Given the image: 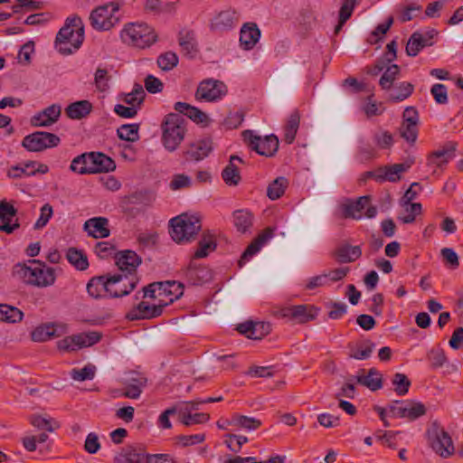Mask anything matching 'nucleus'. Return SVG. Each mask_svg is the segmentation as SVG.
Listing matches in <instances>:
<instances>
[{
    "label": "nucleus",
    "mask_w": 463,
    "mask_h": 463,
    "mask_svg": "<svg viewBox=\"0 0 463 463\" xmlns=\"http://www.w3.org/2000/svg\"><path fill=\"white\" fill-rule=\"evenodd\" d=\"M14 273L25 283L38 288L52 286L56 279L55 269L37 260H31L24 264H16L14 268Z\"/></svg>",
    "instance_id": "obj_1"
},
{
    "label": "nucleus",
    "mask_w": 463,
    "mask_h": 463,
    "mask_svg": "<svg viewBox=\"0 0 463 463\" xmlns=\"http://www.w3.org/2000/svg\"><path fill=\"white\" fill-rule=\"evenodd\" d=\"M84 29L80 18H68L64 26L57 33L55 48L62 55H69L82 44Z\"/></svg>",
    "instance_id": "obj_2"
},
{
    "label": "nucleus",
    "mask_w": 463,
    "mask_h": 463,
    "mask_svg": "<svg viewBox=\"0 0 463 463\" xmlns=\"http://www.w3.org/2000/svg\"><path fill=\"white\" fill-rule=\"evenodd\" d=\"M161 128L165 148L170 152L176 150L186 133L184 119L179 114L170 113L165 116Z\"/></svg>",
    "instance_id": "obj_3"
},
{
    "label": "nucleus",
    "mask_w": 463,
    "mask_h": 463,
    "mask_svg": "<svg viewBox=\"0 0 463 463\" xmlns=\"http://www.w3.org/2000/svg\"><path fill=\"white\" fill-rule=\"evenodd\" d=\"M120 37L125 43L142 49L149 47L156 41L154 30L146 24L139 23L126 24Z\"/></svg>",
    "instance_id": "obj_4"
},
{
    "label": "nucleus",
    "mask_w": 463,
    "mask_h": 463,
    "mask_svg": "<svg viewBox=\"0 0 463 463\" xmlns=\"http://www.w3.org/2000/svg\"><path fill=\"white\" fill-rule=\"evenodd\" d=\"M123 279L122 275L110 277L99 276L92 278L87 284V292L93 298H104L109 295L112 298H120L128 295V290H118L115 286Z\"/></svg>",
    "instance_id": "obj_5"
},
{
    "label": "nucleus",
    "mask_w": 463,
    "mask_h": 463,
    "mask_svg": "<svg viewBox=\"0 0 463 463\" xmlns=\"http://www.w3.org/2000/svg\"><path fill=\"white\" fill-rule=\"evenodd\" d=\"M426 435L430 447L440 458H448L455 453L450 435L439 423L433 422Z\"/></svg>",
    "instance_id": "obj_6"
},
{
    "label": "nucleus",
    "mask_w": 463,
    "mask_h": 463,
    "mask_svg": "<svg viewBox=\"0 0 463 463\" xmlns=\"http://www.w3.org/2000/svg\"><path fill=\"white\" fill-rule=\"evenodd\" d=\"M170 222L171 237L177 242L190 241L202 228L201 220L196 215L181 214Z\"/></svg>",
    "instance_id": "obj_7"
},
{
    "label": "nucleus",
    "mask_w": 463,
    "mask_h": 463,
    "mask_svg": "<svg viewBox=\"0 0 463 463\" xmlns=\"http://www.w3.org/2000/svg\"><path fill=\"white\" fill-rule=\"evenodd\" d=\"M118 5L117 3H109L94 9L90 20L93 28L96 30H109L119 22Z\"/></svg>",
    "instance_id": "obj_8"
},
{
    "label": "nucleus",
    "mask_w": 463,
    "mask_h": 463,
    "mask_svg": "<svg viewBox=\"0 0 463 463\" xmlns=\"http://www.w3.org/2000/svg\"><path fill=\"white\" fill-rule=\"evenodd\" d=\"M244 143L260 156H272L279 148V139L275 135L260 137L252 130H244L242 133Z\"/></svg>",
    "instance_id": "obj_9"
},
{
    "label": "nucleus",
    "mask_w": 463,
    "mask_h": 463,
    "mask_svg": "<svg viewBox=\"0 0 463 463\" xmlns=\"http://www.w3.org/2000/svg\"><path fill=\"white\" fill-rule=\"evenodd\" d=\"M101 339V334L96 331L83 332L66 336L57 342V348L62 352H74L91 346Z\"/></svg>",
    "instance_id": "obj_10"
},
{
    "label": "nucleus",
    "mask_w": 463,
    "mask_h": 463,
    "mask_svg": "<svg viewBox=\"0 0 463 463\" xmlns=\"http://www.w3.org/2000/svg\"><path fill=\"white\" fill-rule=\"evenodd\" d=\"M60 137L49 132H34L27 135L22 141V146L31 152H40L47 148L57 146Z\"/></svg>",
    "instance_id": "obj_11"
},
{
    "label": "nucleus",
    "mask_w": 463,
    "mask_h": 463,
    "mask_svg": "<svg viewBox=\"0 0 463 463\" xmlns=\"http://www.w3.org/2000/svg\"><path fill=\"white\" fill-rule=\"evenodd\" d=\"M369 196H361L354 201L346 200L341 205L344 217L359 220L363 217L362 211L367 207L365 216L367 218H373L377 213V209L374 206L369 205Z\"/></svg>",
    "instance_id": "obj_12"
},
{
    "label": "nucleus",
    "mask_w": 463,
    "mask_h": 463,
    "mask_svg": "<svg viewBox=\"0 0 463 463\" xmlns=\"http://www.w3.org/2000/svg\"><path fill=\"white\" fill-rule=\"evenodd\" d=\"M227 93L225 84L220 80H206L202 81L195 92L197 100L213 102L221 99Z\"/></svg>",
    "instance_id": "obj_13"
},
{
    "label": "nucleus",
    "mask_w": 463,
    "mask_h": 463,
    "mask_svg": "<svg viewBox=\"0 0 463 463\" xmlns=\"http://www.w3.org/2000/svg\"><path fill=\"white\" fill-rule=\"evenodd\" d=\"M419 113L414 107H407L402 115L399 133L408 143L414 144L418 137Z\"/></svg>",
    "instance_id": "obj_14"
},
{
    "label": "nucleus",
    "mask_w": 463,
    "mask_h": 463,
    "mask_svg": "<svg viewBox=\"0 0 463 463\" xmlns=\"http://www.w3.org/2000/svg\"><path fill=\"white\" fill-rule=\"evenodd\" d=\"M456 146L453 143L445 145L442 148L433 151L427 158V166L436 174L439 169L443 170L447 164L455 157Z\"/></svg>",
    "instance_id": "obj_15"
},
{
    "label": "nucleus",
    "mask_w": 463,
    "mask_h": 463,
    "mask_svg": "<svg viewBox=\"0 0 463 463\" xmlns=\"http://www.w3.org/2000/svg\"><path fill=\"white\" fill-rule=\"evenodd\" d=\"M414 164L413 158H408L403 163L386 165L376 169L375 180L378 182H397L401 179V175L406 172Z\"/></svg>",
    "instance_id": "obj_16"
},
{
    "label": "nucleus",
    "mask_w": 463,
    "mask_h": 463,
    "mask_svg": "<svg viewBox=\"0 0 463 463\" xmlns=\"http://www.w3.org/2000/svg\"><path fill=\"white\" fill-rule=\"evenodd\" d=\"M318 313V308L311 305H298L285 307L281 310L283 317L289 318L303 324L314 320Z\"/></svg>",
    "instance_id": "obj_17"
},
{
    "label": "nucleus",
    "mask_w": 463,
    "mask_h": 463,
    "mask_svg": "<svg viewBox=\"0 0 463 463\" xmlns=\"http://www.w3.org/2000/svg\"><path fill=\"white\" fill-rule=\"evenodd\" d=\"M390 411L393 417L407 418L414 420L426 413V408L422 403H403L394 402L390 405Z\"/></svg>",
    "instance_id": "obj_18"
},
{
    "label": "nucleus",
    "mask_w": 463,
    "mask_h": 463,
    "mask_svg": "<svg viewBox=\"0 0 463 463\" xmlns=\"http://www.w3.org/2000/svg\"><path fill=\"white\" fill-rule=\"evenodd\" d=\"M434 29L428 30L425 33H413L406 45V53L409 56H416L421 49L433 44L432 39L437 35Z\"/></svg>",
    "instance_id": "obj_19"
},
{
    "label": "nucleus",
    "mask_w": 463,
    "mask_h": 463,
    "mask_svg": "<svg viewBox=\"0 0 463 463\" xmlns=\"http://www.w3.org/2000/svg\"><path fill=\"white\" fill-rule=\"evenodd\" d=\"M68 332V326L63 323H49L37 326L32 332L34 342H45L54 336H61Z\"/></svg>",
    "instance_id": "obj_20"
},
{
    "label": "nucleus",
    "mask_w": 463,
    "mask_h": 463,
    "mask_svg": "<svg viewBox=\"0 0 463 463\" xmlns=\"http://www.w3.org/2000/svg\"><path fill=\"white\" fill-rule=\"evenodd\" d=\"M49 171L47 165L37 161H28L19 165L12 166L8 170V176L12 178H21L23 176H31L36 174H46Z\"/></svg>",
    "instance_id": "obj_21"
},
{
    "label": "nucleus",
    "mask_w": 463,
    "mask_h": 463,
    "mask_svg": "<svg viewBox=\"0 0 463 463\" xmlns=\"http://www.w3.org/2000/svg\"><path fill=\"white\" fill-rule=\"evenodd\" d=\"M164 305H149L146 302H140L137 307L132 308L127 317L130 320L152 319L159 317L163 312Z\"/></svg>",
    "instance_id": "obj_22"
},
{
    "label": "nucleus",
    "mask_w": 463,
    "mask_h": 463,
    "mask_svg": "<svg viewBox=\"0 0 463 463\" xmlns=\"http://www.w3.org/2000/svg\"><path fill=\"white\" fill-rule=\"evenodd\" d=\"M184 294V285L175 280L159 282V298L164 307L173 303Z\"/></svg>",
    "instance_id": "obj_23"
},
{
    "label": "nucleus",
    "mask_w": 463,
    "mask_h": 463,
    "mask_svg": "<svg viewBox=\"0 0 463 463\" xmlns=\"http://www.w3.org/2000/svg\"><path fill=\"white\" fill-rule=\"evenodd\" d=\"M146 451L138 446H126L114 457V463H145Z\"/></svg>",
    "instance_id": "obj_24"
},
{
    "label": "nucleus",
    "mask_w": 463,
    "mask_h": 463,
    "mask_svg": "<svg viewBox=\"0 0 463 463\" xmlns=\"http://www.w3.org/2000/svg\"><path fill=\"white\" fill-rule=\"evenodd\" d=\"M260 38V30L255 23L244 24L240 32V46L244 50H251Z\"/></svg>",
    "instance_id": "obj_25"
},
{
    "label": "nucleus",
    "mask_w": 463,
    "mask_h": 463,
    "mask_svg": "<svg viewBox=\"0 0 463 463\" xmlns=\"http://www.w3.org/2000/svg\"><path fill=\"white\" fill-rule=\"evenodd\" d=\"M61 112V107L58 104H52L43 110L35 114L31 122L35 127H48L55 123Z\"/></svg>",
    "instance_id": "obj_26"
},
{
    "label": "nucleus",
    "mask_w": 463,
    "mask_h": 463,
    "mask_svg": "<svg viewBox=\"0 0 463 463\" xmlns=\"http://www.w3.org/2000/svg\"><path fill=\"white\" fill-rule=\"evenodd\" d=\"M115 260L118 269L129 274L136 271L137 268L141 263V258L135 251L130 250L118 252L115 255Z\"/></svg>",
    "instance_id": "obj_27"
},
{
    "label": "nucleus",
    "mask_w": 463,
    "mask_h": 463,
    "mask_svg": "<svg viewBox=\"0 0 463 463\" xmlns=\"http://www.w3.org/2000/svg\"><path fill=\"white\" fill-rule=\"evenodd\" d=\"M239 23L238 14L232 9L219 13L212 21V28L215 31H229Z\"/></svg>",
    "instance_id": "obj_28"
},
{
    "label": "nucleus",
    "mask_w": 463,
    "mask_h": 463,
    "mask_svg": "<svg viewBox=\"0 0 463 463\" xmlns=\"http://www.w3.org/2000/svg\"><path fill=\"white\" fill-rule=\"evenodd\" d=\"M274 230L267 228L264 230L245 250L238 264L242 267L260 248L273 237Z\"/></svg>",
    "instance_id": "obj_29"
},
{
    "label": "nucleus",
    "mask_w": 463,
    "mask_h": 463,
    "mask_svg": "<svg viewBox=\"0 0 463 463\" xmlns=\"http://www.w3.org/2000/svg\"><path fill=\"white\" fill-rule=\"evenodd\" d=\"M354 379H355L356 383L373 392L383 387L382 374L375 368H371L367 373L364 369H362L356 376H354Z\"/></svg>",
    "instance_id": "obj_30"
},
{
    "label": "nucleus",
    "mask_w": 463,
    "mask_h": 463,
    "mask_svg": "<svg viewBox=\"0 0 463 463\" xmlns=\"http://www.w3.org/2000/svg\"><path fill=\"white\" fill-rule=\"evenodd\" d=\"M109 221L105 217H94L84 223V231L93 238L103 239L109 236Z\"/></svg>",
    "instance_id": "obj_31"
},
{
    "label": "nucleus",
    "mask_w": 463,
    "mask_h": 463,
    "mask_svg": "<svg viewBox=\"0 0 463 463\" xmlns=\"http://www.w3.org/2000/svg\"><path fill=\"white\" fill-rule=\"evenodd\" d=\"M212 150V140L210 138H204L192 143L185 151V155L187 159L201 161L207 157Z\"/></svg>",
    "instance_id": "obj_32"
},
{
    "label": "nucleus",
    "mask_w": 463,
    "mask_h": 463,
    "mask_svg": "<svg viewBox=\"0 0 463 463\" xmlns=\"http://www.w3.org/2000/svg\"><path fill=\"white\" fill-rule=\"evenodd\" d=\"M175 109L178 113L187 116L194 122L201 124L204 127L208 126L211 121L206 113L185 102H176L175 104Z\"/></svg>",
    "instance_id": "obj_33"
},
{
    "label": "nucleus",
    "mask_w": 463,
    "mask_h": 463,
    "mask_svg": "<svg viewBox=\"0 0 463 463\" xmlns=\"http://www.w3.org/2000/svg\"><path fill=\"white\" fill-rule=\"evenodd\" d=\"M333 255L339 263H350L361 257L362 250L360 246H352L345 243L338 246Z\"/></svg>",
    "instance_id": "obj_34"
},
{
    "label": "nucleus",
    "mask_w": 463,
    "mask_h": 463,
    "mask_svg": "<svg viewBox=\"0 0 463 463\" xmlns=\"http://www.w3.org/2000/svg\"><path fill=\"white\" fill-rule=\"evenodd\" d=\"M90 157L91 174L109 172L116 168L115 162L103 153L91 152Z\"/></svg>",
    "instance_id": "obj_35"
},
{
    "label": "nucleus",
    "mask_w": 463,
    "mask_h": 463,
    "mask_svg": "<svg viewBox=\"0 0 463 463\" xmlns=\"http://www.w3.org/2000/svg\"><path fill=\"white\" fill-rule=\"evenodd\" d=\"M92 110V104L89 100H80L70 104L66 109V115L72 119H80L88 116Z\"/></svg>",
    "instance_id": "obj_36"
},
{
    "label": "nucleus",
    "mask_w": 463,
    "mask_h": 463,
    "mask_svg": "<svg viewBox=\"0 0 463 463\" xmlns=\"http://www.w3.org/2000/svg\"><path fill=\"white\" fill-rule=\"evenodd\" d=\"M235 161L242 162L241 158L238 156H232L229 165L222 173V179L228 185H237L241 181L240 171L235 165Z\"/></svg>",
    "instance_id": "obj_37"
},
{
    "label": "nucleus",
    "mask_w": 463,
    "mask_h": 463,
    "mask_svg": "<svg viewBox=\"0 0 463 463\" xmlns=\"http://www.w3.org/2000/svg\"><path fill=\"white\" fill-rule=\"evenodd\" d=\"M184 274L186 279L193 285L202 284L208 279H210L211 275L208 269L204 267H195L194 264L190 263L189 266L184 270Z\"/></svg>",
    "instance_id": "obj_38"
},
{
    "label": "nucleus",
    "mask_w": 463,
    "mask_h": 463,
    "mask_svg": "<svg viewBox=\"0 0 463 463\" xmlns=\"http://www.w3.org/2000/svg\"><path fill=\"white\" fill-rule=\"evenodd\" d=\"M216 242L212 234H203L202 239L198 242V248L194 254V259H202L207 257L211 252L215 250Z\"/></svg>",
    "instance_id": "obj_39"
},
{
    "label": "nucleus",
    "mask_w": 463,
    "mask_h": 463,
    "mask_svg": "<svg viewBox=\"0 0 463 463\" xmlns=\"http://www.w3.org/2000/svg\"><path fill=\"white\" fill-rule=\"evenodd\" d=\"M233 223L238 232L244 233L252 225V215L246 210H237L233 213Z\"/></svg>",
    "instance_id": "obj_40"
},
{
    "label": "nucleus",
    "mask_w": 463,
    "mask_h": 463,
    "mask_svg": "<svg viewBox=\"0 0 463 463\" xmlns=\"http://www.w3.org/2000/svg\"><path fill=\"white\" fill-rule=\"evenodd\" d=\"M230 423L237 428L244 429L247 430H257L261 425V421L259 419L240 414H234L232 417Z\"/></svg>",
    "instance_id": "obj_41"
},
{
    "label": "nucleus",
    "mask_w": 463,
    "mask_h": 463,
    "mask_svg": "<svg viewBox=\"0 0 463 463\" xmlns=\"http://www.w3.org/2000/svg\"><path fill=\"white\" fill-rule=\"evenodd\" d=\"M90 153L82 154L75 157L71 164V170L80 174H91Z\"/></svg>",
    "instance_id": "obj_42"
},
{
    "label": "nucleus",
    "mask_w": 463,
    "mask_h": 463,
    "mask_svg": "<svg viewBox=\"0 0 463 463\" xmlns=\"http://www.w3.org/2000/svg\"><path fill=\"white\" fill-rule=\"evenodd\" d=\"M146 97V92L140 84H135L131 92L124 94L123 101L130 107H136L137 109L140 106Z\"/></svg>",
    "instance_id": "obj_43"
},
{
    "label": "nucleus",
    "mask_w": 463,
    "mask_h": 463,
    "mask_svg": "<svg viewBox=\"0 0 463 463\" xmlns=\"http://www.w3.org/2000/svg\"><path fill=\"white\" fill-rule=\"evenodd\" d=\"M23 318V312L17 307L1 304L0 305V320L7 323H16Z\"/></svg>",
    "instance_id": "obj_44"
},
{
    "label": "nucleus",
    "mask_w": 463,
    "mask_h": 463,
    "mask_svg": "<svg viewBox=\"0 0 463 463\" xmlns=\"http://www.w3.org/2000/svg\"><path fill=\"white\" fill-rule=\"evenodd\" d=\"M67 259L79 270H85L89 266L87 256L81 250H78L75 248L68 250Z\"/></svg>",
    "instance_id": "obj_45"
},
{
    "label": "nucleus",
    "mask_w": 463,
    "mask_h": 463,
    "mask_svg": "<svg viewBox=\"0 0 463 463\" xmlns=\"http://www.w3.org/2000/svg\"><path fill=\"white\" fill-rule=\"evenodd\" d=\"M30 423L38 430H46L52 432L60 427L59 423L52 418H45L41 415H32L29 419Z\"/></svg>",
    "instance_id": "obj_46"
},
{
    "label": "nucleus",
    "mask_w": 463,
    "mask_h": 463,
    "mask_svg": "<svg viewBox=\"0 0 463 463\" xmlns=\"http://www.w3.org/2000/svg\"><path fill=\"white\" fill-rule=\"evenodd\" d=\"M139 126L137 124H124L118 128V137L128 142H136L139 139Z\"/></svg>",
    "instance_id": "obj_47"
},
{
    "label": "nucleus",
    "mask_w": 463,
    "mask_h": 463,
    "mask_svg": "<svg viewBox=\"0 0 463 463\" xmlns=\"http://www.w3.org/2000/svg\"><path fill=\"white\" fill-rule=\"evenodd\" d=\"M179 45L186 54H194L196 52V41L192 32L183 31L179 33Z\"/></svg>",
    "instance_id": "obj_48"
},
{
    "label": "nucleus",
    "mask_w": 463,
    "mask_h": 463,
    "mask_svg": "<svg viewBox=\"0 0 463 463\" xmlns=\"http://www.w3.org/2000/svg\"><path fill=\"white\" fill-rule=\"evenodd\" d=\"M288 180L285 177L276 178L267 189V195L271 200L279 199L284 193L288 186Z\"/></svg>",
    "instance_id": "obj_49"
},
{
    "label": "nucleus",
    "mask_w": 463,
    "mask_h": 463,
    "mask_svg": "<svg viewBox=\"0 0 463 463\" xmlns=\"http://www.w3.org/2000/svg\"><path fill=\"white\" fill-rule=\"evenodd\" d=\"M355 5V0H344L339 11L338 24L335 28V33L337 34L341 31L345 23L351 17Z\"/></svg>",
    "instance_id": "obj_50"
},
{
    "label": "nucleus",
    "mask_w": 463,
    "mask_h": 463,
    "mask_svg": "<svg viewBox=\"0 0 463 463\" xmlns=\"http://www.w3.org/2000/svg\"><path fill=\"white\" fill-rule=\"evenodd\" d=\"M400 73V67L396 64L388 66L382 75L379 84L383 90H389Z\"/></svg>",
    "instance_id": "obj_51"
},
{
    "label": "nucleus",
    "mask_w": 463,
    "mask_h": 463,
    "mask_svg": "<svg viewBox=\"0 0 463 463\" xmlns=\"http://www.w3.org/2000/svg\"><path fill=\"white\" fill-rule=\"evenodd\" d=\"M156 62L162 71H168L178 64V56L173 52H166L158 56Z\"/></svg>",
    "instance_id": "obj_52"
},
{
    "label": "nucleus",
    "mask_w": 463,
    "mask_h": 463,
    "mask_svg": "<svg viewBox=\"0 0 463 463\" xmlns=\"http://www.w3.org/2000/svg\"><path fill=\"white\" fill-rule=\"evenodd\" d=\"M96 373V367L95 365L91 364H86L81 369L73 368L70 374L71 377L79 382H83L85 380H91L94 378Z\"/></svg>",
    "instance_id": "obj_53"
},
{
    "label": "nucleus",
    "mask_w": 463,
    "mask_h": 463,
    "mask_svg": "<svg viewBox=\"0 0 463 463\" xmlns=\"http://www.w3.org/2000/svg\"><path fill=\"white\" fill-rule=\"evenodd\" d=\"M413 86L409 82L400 83L390 94V99L397 102L407 99L411 95Z\"/></svg>",
    "instance_id": "obj_54"
},
{
    "label": "nucleus",
    "mask_w": 463,
    "mask_h": 463,
    "mask_svg": "<svg viewBox=\"0 0 463 463\" xmlns=\"http://www.w3.org/2000/svg\"><path fill=\"white\" fill-rule=\"evenodd\" d=\"M392 383L394 386V391L398 395H405L408 392L409 387L411 385V381L408 379V377L401 373L394 374Z\"/></svg>",
    "instance_id": "obj_55"
},
{
    "label": "nucleus",
    "mask_w": 463,
    "mask_h": 463,
    "mask_svg": "<svg viewBox=\"0 0 463 463\" xmlns=\"http://www.w3.org/2000/svg\"><path fill=\"white\" fill-rule=\"evenodd\" d=\"M210 415L207 413H194L192 414L189 411H183L181 422L185 426H191L194 424H202L209 420Z\"/></svg>",
    "instance_id": "obj_56"
},
{
    "label": "nucleus",
    "mask_w": 463,
    "mask_h": 463,
    "mask_svg": "<svg viewBox=\"0 0 463 463\" xmlns=\"http://www.w3.org/2000/svg\"><path fill=\"white\" fill-rule=\"evenodd\" d=\"M146 380L144 377H139L137 380V385H128L122 392V396L130 398V399H137L141 392L142 388L146 385Z\"/></svg>",
    "instance_id": "obj_57"
},
{
    "label": "nucleus",
    "mask_w": 463,
    "mask_h": 463,
    "mask_svg": "<svg viewBox=\"0 0 463 463\" xmlns=\"http://www.w3.org/2000/svg\"><path fill=\"white\" fill-rule=\"evenodd\" d=\"M191 185V177L184 174L175 175L169 184V186L173 191L189 188Z\"/></svg>",
    "instance_id": "obj_58"
},
{
    "label": "nucleus",
    "mask_w": 463,
    "mask_h": 463,
    "mask_svg": "<svg viewBox=\"0 0 463 463\" xmlns=\"http://www.w3.org/2000/svg\"><path fill=\"white\" fill-rule=\"evenodd\" d=\"M109 72L106 69L98 68L94 74V83L99 91H105L109 89Z\"/></svg>",
    "instance_id": "obj_59"
},
{
    "label": "nucleus",
    "mask_w": 463,
    "mask_h": 463,
    "mask_svg": "<svg viewBox=\"0 0 463 463\" xmlns=\"http://www.w3.org/2000/svg\"><path fill=\"white\" fill-rule=\"evenodd\" d=\"M374 344L367 341L357 347L355 351H354L352 354H350L351 358H354L357 360H364L370 357L372 354L373 349H374Z\"/></svg>",
    "instance_id": "obj_60"
},
{
    "label": "nucleus",
    "mask_w": 463,
    "mask_h": 463,
    "mask_svg": "<svg viewBox=\"0 0 463 463\" xmlns=\"http://www.w3.org/2000/svg\"><path fill=\"white\" fill-rule=\"evenodd\" d=\"M392 23L393 19L392 17H390L385 23L378 24L375 30L370 35L368 40L369 43L372 44L378 43L379 40H381L382 37L388 32Z\"/></svg>",
    "instance_id": "obj_61"
},
{
    "label": "nucleus",
    "mask_w": 463,
    "mask_h": 463,
    "mask_svg": "<svg viewBox=\"0 0 463 463\" xmlns=\"http://www.w3.org/2000/svg\"><path fill=\"white\" fill-rule=\"evenodd\" d=\"M52 214H53L52 206L49 203H45L41 208V213H40L38 220L34 223V229L39 230V229H42L44 226H46L49 220L52 218Z\"/></svg>",
    "instance_id": "obj_62"
},
{
    "label": "nucleus",
    "mask_w": 463,
    "mask_h": 463,
    "mask_svg": "<svg viewBox=\"0 0 463 463\" xmlns=\"http://www.w3.org/2000/svg\"><path fill=\"white\" fill-rule=\"evenodd\" d=\"M270 325L266 322H253V327L250 334V338L259 340L266 336L270 332Z\"/></svg>",
    "instance_id": "obj_63"
},
{
    "label": "nucleus",
    "mask_w": 463,
    "mask_h": 463,
    "mask_svg": "<svg viewBox=\"0 0 463 463\" xmlns=\"http://www.w3.org/2000/svg\"><path fill=\"white\" fill-rule=\"evenodd\" d=\"M373 140L376 145L382 148L386 149L392 146V135L388 131H380L374 134Z\"/></svg>",
    "instance_id": "obj_64"
}]
</instances>
